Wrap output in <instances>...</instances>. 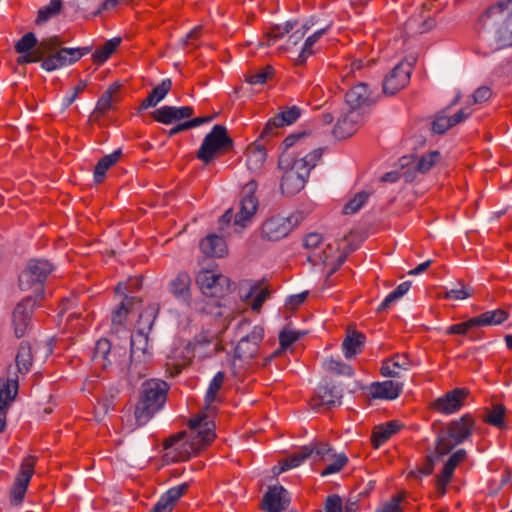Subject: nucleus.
<instances>
[{"mask_svg":"<svg viewBox=\"0 0 512 512\" xmlns=\"http://www.w3.org/2000/svg\"><path fill=\"white\" fill-rule=\"evenodd\" d=\"M300 116V109L296 106L286 108L268 120L263 128L260 138L265 139L274 134V130L294 123Z\"/></svg>","mask_w":512,"mask_h":512,"instance_id":"21","label":"nucleus"},{"mask_svg":"<svg viewBox=\"0 0 512 512\" xmlns=\"http://www.w3.org/2000/svg\"><path fill=\"white\" fill-rule=\"evenodd\" d=\"M254 184L249 183L243 191L240 201V210L234 216L236 225L244 227L248 221L255 215L258 209V200L254 195Z\"/></svg>","mask_w":512,"mask_h":512,"instance_id":"17","label":"nucleus"},{"mask_svg":"<svg viewBox=\"0 0 512 512\" xmlns=\"http://www.w3.org/2000/svg\"><path fill=\"white\" fill-rule=\"evenodd\" d=\"M330 456V445L325 442H319L301 447L289 458L285 459L277 473L296 468L300 466L306 459L327 460Z\"/></svg>","mask_w":512,"mask_h":512,"instance_id":"9","label":"nucleus"},{"mask_svg":"<svg viewBox=\"0 0 512 512\" xmlns=\"http://www.w3.org/2000/svg\"><path fill=\"white\" fill-rule=\"evenodd\" d=\"M232 146L233 140L229 137L226 127L217 124L205 136L197 151V158L208 164L218 155L230 150Z\"/></svg>","mask_w":512,"mask_h":512,"instance_id":"7","label":"nucleus"},{"mask_svg":"<svg viewBox=\"0 0 512 512\" xmlns=\"http://www.w3.org/2000/svg\"><path fill=\"white\" fill-rule=\"evenodd\" d=\"M303 220L300 212L289 216L274 215L266 219L260 228V236L264 241L277 242L286 238Z\"/></svg>","mask_w":512,"mask_h":512,"instance_id":"8","label":"nucleus"},{"mask_svg":"<svg viewBox=\"0 0 512 512\" xmlns=\"http://www.w3.org/2000/svg\"><path fill=\"white\" fill-rule=\"evenodd\" d=\"M467 456L465 449L455 451L444 464L443 470L437 479V489L441 494L446 491V486L451 481L454 470Z\"/></svg>","mask_w":512,"mask_h":512,"instance_id":"25","label":"nucleus"},{"mask_svg":"<svg viewBox=\"0 0 512 512\" xmlns=\"http://www.w3.org/2000/svg\"><path fill=\"white\" fill-rule=\"evenodd\" d=\"M61 7H62L61 0H51L47 6L42 7L38 11V16H37L36 22L38 24L46 22L50 18L56 16L60 12Z\"/></svg>","mask_w":512,"mask_h":512,"instance_id":"47","label":"nucleus"},{"mask_svg":"<svg viewBox=\"0 0 512 512\" xmlns=\"http://www.w3.org/2000/svg\"><path fill=\"white\" fill-rule=\"evenodd\" d=\"M15 362L20 374H27L32 367L33 351L29 344L22 342L18 348Z\"/></svg>","mask_w":512,"mask_h":512,"instance_id":"37","label":"nucleus"},{"mask_svg":"<svg viewBox=\"0 0 512 512\" xmlns=\"http://www.w3.org/2000/svg\"><path fill=\"white\" fill-rule=\"evenodd\" d=\"M402 428L399 421H390L386 424L375 427L372 434V441L374 446L378 448L382 443L387 441L393 434Z\"/></svg>","mask_w":512,"mask_h":512,"instance_id":"35","label":"nucleus"},{"mask_svg":"<svg viewBox=\"0 0 512 512\" xmlns=\"http://www.w3.org/2000/svg\"><path fill=\"white\" fill-rule=\"evenodd\" d=\"M476 326H478L477 321H476L475 317H473L465 322L451 325L450 327L447 328L446 333L447 334L465 335L470 329H472L473 327H476Z\"/></svg>","mask_w":512,"mask_h":512,"instance_id":"58","label":"nucleus"},{"mask_svg":"<svg viewBox=\"0 0 512 512\" xmlns=\"http://www.w3.org/2000/svg\"><path fill=\"white\" fill-rule=\"evenodd\" d=\"M475 421L469 414L450 422L436 439L435 453L437 457L449 454L453 448L467 440L473 431Z\"/></svg>","mask_w":512,"mask_h":512,"instance_id":"5","label":"nucleus"},{"mask_svg":"<svg viewBox=\"0 0 512 512\" xmlns=\"http://www.w3.org/2000/svg\"><path fill=\"white\" fill-rule=\"evenodd\" d=\"M469 395V390L466 388H455L443 396L437 398L432 404L431 408L442 414H453L461 409L464 400Z\"/></svg>","mask_w":512,"mask_h":512,"instance_id":"14","label":"nucleus"},{"mask_svg":"<svg viewBox=\"0 0 512 512\" xmlns=\"http://www.w3.org/2000/svg\"><path fill=\"white\" fill-rule=\"evenodd\" d=\"M120 85L117 83L112 84L99 98L96 107L93 111V118L105 114L108 110H110L113 106V102L117 101L114 97L119 91Z\"/></svg>","mask_w":512,"mask_h":512,"instance_id":"32","label":"nucleus"},{"mask_svg":"<svg viewBox=\"0 0 512 512\" xmlns=\"http://www.w3.org/2000/svg\"><path fill=\"white\" fill-rule=\"evenodd\" d=\"M196 282L204 295L217 297L224 293L228 286V278L213 270H201Z\"/></svg>","mask_w":512,"mask_h":512,"instance_id":"12","label":"nucleus"},{"mask_svg":"<svg viewBox=\"0 0 512 512\" xmlns=\"http://www.w3.org/2000/svg\"><path fill=\"white\" fill-rule=\"evenodd\" d=\"M36 462L37 457L33 455H28L22 460L10 491V498L13 504L18 505L24 500L30 480L34 474Z\"/></svg>","mask_w":512,"mask_h":512,"instance_id":"10","label":"nucleus"},{"mask_svg":"<svg viewBox=\"0 0 512 512\" xmlns=\"http://www.w3.org/2000/svg\"><path fill=\"white\" fill-rule=\"evenodd\" d=\"M37 301L36 298L29 296L17 304L13 313V326L16 337L20 338L27 332Z\"/></svg>","mask_w":512,"mask_h":512,"instance_id":"15","label":"nucleus"},{"mask_svg":"<svg viewBox=\"0 0 512 512\" xmlns=\"http://www.w3.org/2000/svg\"><path fill=\"white\" fill-rule=\"evenodd\" d=\"M323 366L327 371L338 375L352 376L354 373V370L350 365L342 363L333 358L326 359L323 363Z\"/></svg>","mask_w":512,"mask_h":512,"instance_id":"48","label":"nucleus"},{"mask_svg":"<svg viewBox=\"0 0 512 512\" xmlns=\"http://www.w3.org/2000/svg\"><path fill=\"white\" fill-rule=\"evenodd\" d=\"M188 484L182 483L174 486L166 491L161 498H163L172 508H174L177 501L187 492Z\"/></svg>","mask_w":512,"mask_h":512,"instance_id":"51","label":"nucleus"},{"mask_svg":"<svg viewBox=\"0 0 512 512\" xmlns=\"http://www.w3.org/2000/svg\"><path fill=\"white\" fill-rule=\"evenodd\" d=\"M500 35L498 40L504 45L512 46V11L508 14L505 22L499 29Z\"/></svg>","mask_w":512,"mask_h":512,"instance_id":"56","label":"nucleus"},{"mask_svg":"<svg viewBox=\"0 0 512 512\" xmlns=\"http://www.w3.org/2000/svg\"><path fill=\"white\" fill-rule=\"evenodd\" d=\"M225 379V374L219 371L211 380L205 395V408L209 409L211 404L216 400L217 393L221 389Z\"/></svg>","mask_w":512,"mask_h":512,"instance_id":"44","label":"nucleus"},{"mask_svg":"<svg viewBox=\"0 0 512 512\" xmlns=\"http://www.w3.org/2000/svg\"><path fill=\"white\" fill-rule=\"evenodd\" d=\"M412 162V157L404 156L400 159V176L401 179H404L406 182H412L416 178V172H418L413 166V168H406Z\"/></svg>","mask_w":512,"mask_h":512,"instance_id":"57","label":"nucleus"},{"mask_svg":"<svg viewBox=\"0 0 512 512\" xmlns=\"http://www.w3.org/2000/svg\"><path fill=\"white\" fill-rule=\"evenodd\" d=\"M508 318V313L503 309L486 311L475 317L478 326H490L503 323Z\"/></svg>","mask_w":512,"mask_h":512,"instance_id":"39","label":"nucleus"},{"mask_svg":"<svg viewBox=\"0 0 512 512\" xmlns=\"http://www.w3.org/2000/svg\"><path fill=\"white\" fill-rule=\"evenodd\" d=\"M435 20L423 14L410 17L405 23V33L409 36L423 34L435 27Z\"/></svg>","mask_w":512,"mask_h":512,"instance_id":"28","label":"nucleus"},{"mask_svg":"<svg viewBox=\"0 0 512 512\" xmlns=\"http://www.w3.org/2000/svg\"><path fill=\"white\" fill-rule=\"evenodd\" d=\"M172 87V82L170 79H164L159 85H157L151 92L150 95L154 98V100L159 103L162 101L165 96L169 93Z\"/></svg>","mask_w":512,"mask_h":512,"instance_id":"59","label":"nucleus"},{"mask_svg":"<svg viewBox=\"0 0 512 512\" xmlns=\"http://www.w3.org/2000/svg\"><path fill=\"white\" fill-rule=\"evenodd\" d=\"M201 251L211 257H222L227 250L224 239L218 235H208L200 242Z\"/></svg>","mask_w":512,"mask_h":512,"instance_id":"30","label":"nucleus"},{"mask_svg":"<svg viewBox=\"0 0 512 512\" xmlns=\"http://www.w3.org/2000/svg\"><path fill=\"white\" fill-rule=\"evenodd\" d=\"M53 267L47 260L33 259L30 260L26 269L19 277V286L21 290H32L37 300L43 297V284L48 275L52 272Z\"/></svg>","mask_w":512,"mask_h":512,"instance_id":"6","label":"nucleus"},{"mask_svg":"<svg viewBox=\"0 0 512 512\" xmlns=\"http://www.w3.org/2000/svg\"><path fill=\"white\" fill-rule=\"evenodd\" d=\"M453 127L450 117L446 115H438L432 122V130L437 134H443Z\"/></svg>","mask_w":512,"mask_h":512,"instance_id":"61","label":"nucleus"},{"mask_svg":"<svg viewBox=\"0 0 512 512\" xmlns=\"http://www.w3.org/2000/svg\"><path fill=\"white\" fill-rule=\"evenodd\" d=\"M411 67L408 63L397 64L383 81L385 94L394 95L403 89L410 80Z\"/></svg>","mask_w":512,"mask_h":512,"instance_id":"16","label":"nucleus"},{"mask_svg":"<svg viewBox=\"0 0 512 512\" xmlns=\"http://www.w3.org/2000/svg\"><path fill=\"white\" fill-rule=\"evenodd\" d=\"M17 378H0V408L6 409L18 393Z\"/></svg>","mask_w":512,"mask_h":512,"instance_id":"33","label":"nucleus"},{"mask_svg":"<svg viewBox=\"0 0 512 512\" xmlns=\"http://www.w3.org/2000/svg\"><path fill=\"white\" fill-rule=\"evenodd\" d=\"M264 337V329L261 326H254L251 332L242 336L235 347V357L248 361L254 358L259 350V345Z\"/></svg>","mask_w":512,"mask_h":512,"instance_id":"13","label":"nucleus"},{"mask_svg":"<svg viewBox=\"0 0 512 512\" xmlns=\"http://www.w3.org/2000/svg\"><path fill=\"white\" fill-rule=\"evenodd\" d=\"M194 111L190 106L174 107L162 106L153 112V118L162 124H171L175 121H180L189 118L193 115Z\"/></svg>","mask_w":512,"mask_h":512,"instance_id":"23","label":"nucleus"},{"mask_svg":"<svg viewBox=\"0 0 512 512\" xmlns=\"http://www.w3.org/2000/svg\"><path fill=\"white\" fill-rule=\"evenodd\" d=\"M441 160V154L438 151H432L426 155H423L415 165L416 170L425 174L431 170Z\"/></svg>","mask_w":512,"mask_h":512,"instance_id":"46","label":"nucleus"},{"mask_svg":"<svg viewBox=\"0 0 512 512\" xmlns=\"http://www.w3.org/2000/svg\"><path fill=\"white\" fill-rule=\"evenodd\" d=\"M60 44L56 36L38 41L34 33L28 32L15 44V51L21 54L17 63L23 65L41 61L44 70L53 71L77 62L91 51L90 47L60 48Z\"/></svg>","mask_w":512,"mask_h":512,"instance_id":"2","label":"nucleus"},{"mask_svg":"<svg viewBox=\"0 0 512 512\" xmlns=\"http://www.w3.org/2000/svg\"><path fill=\"white\" fill-rule=\"evenodd\" d=\"M294 28V23L286 22L284 25L274 26L266 35L267 41L261 42V45H272L277 39L289 33Z\"/></svg>","mask_w":512,"mask_h":512,"instance_id":"49","label":"nucleus"},{"mask_svg":"<svg viewBox=\"0 0 512 512\" xmlns=\"http://www.w3.org/2000/svg\"><path fill=\"white\" fill-rule=\"evenodd\" d=\"M402 391L403 383L394 380H386L371 385V395L377 399L393 400L398 398Z\"/></svg>","mask_w":512,"mask_h":512,"instance_id":"26","label":"nucleus"},{"mask_svg":"<svg viewBox=\"0 0 512 512\" xmlns=\"http://www.w3.org/2000/svg\"><path fill=\"white\" fill-rule=\"evenodd\" d=\"M341 395L334 387L323 385L318 388L317 395L312 399L311 406L313 409L320 407L330 408L340 404Z\"/></svg>","mask_w":512,"mask_h":512,"instance_id":"27","label":"nucleus"},{"mask_svg":"<svg viewBox=\"0 0 512 512\" xmlns=\"http://www.w3.org/2000/svg\"><path fill=\"white\" fill-rule=\"evenodd\" d=\"M404 498V495L399 494L392 497L387 503L383 505L382 508L378 509L376 512H402L400 504Z\"/></svg>","mask_w":512,"mask_h":512,"instance_id":"62","label":"nucleus"},{"mask_svg":"<svg viewBox=\"0 0 512 512\" xmlns=\"http://www.w3.org/2000/svg\"><path fill=\"white\" fill-rule=\"evenodd\" d=\"M326 30L327 27L321 28L317 30L315 33H313L311 36L307 37L300 53L295 59L296 65H303L306 62L307 58L313 54L312 46L323 36Z\"/></svg>","mask_w":512,"mask_h":512,"instance_id":"40","label":"nucleus"},{"mask_svg":"<svg viewBox=\"0 0 512 512\" xmlns=\"http://www.w3.org/2000/svg\"><path fill=\"white\" fill-rule=\"evenodd\" d=\"M492 95L491 89L488 86H481L473 94V103H483L487 101Z\"/></svg>","mask_w":512,"mask_h":512,"instance_id":"64","label":"nucleus"},{"mask_svg":"<svg viewBox=\"0 0 512 512\" xmlns=\"http://www.w3.org/2000/svg\"><path fill=\"white\" fill-rule=\"evenodd\" d=\"M168 390V384L160 379H150L142 384L140 399L134 412L138 426L146 424L163 407Z\"/></svg>","mask_w":512,"mask_h":512,"instance_id":"4","label":"nucleus"},{"mask_svg":"<svg viewBox=\"0 0 512 512\" xmlns=\"http://www.w3.org/2000/svg\"><path fill=\"white\" fill-rule=\"evenodd\" d=\"M290 503L288 492L282 486L269 487L262 500V510L265 512H282Z\"/></svg>","mask_w":512,"mask_h":512,"instance_id":"18","label":"nucleus"},{"mask_svg":"<svg viewBox=\"0 0 512 512\" xmlns=\"http://www.w3.org/2000/svg\"><path fill=\"white\" fill-rule=\"evenodd\" d=\"M300 338V333L291 329H283L279 334V342L282 349L288 348Z\"/></svg>","mask_w":512,"mask_h":512,"instance_id":"60","label":"nucleus"},{"mask_svg":"<svg viewBox=\"0 0 512 512\" xmlns=\"http://www.w3.org/2000/svg\"><path fill=\"white\" fill-rule=\"evenodd\" d=\"M121 42L120 38H112L104 43L102 47L97 49L93 55L92 59L96 64H102L113 54L116 48L119 46Z\"/></svg>","mask_w":512,"mask_h":512,"instance_id":"41","label":"nucleus"},{"mask_svg":"<svg viewBox=\"0 0 512 512\" xmlns=\"http://www.w3.org/2000/svg\"><path fill=\"white\" fill-rule=\"evenodd\" d=\"M323 461L326 462V460ZM327 461H331V463L321 472L322 476L339 472L347 464L348 458L344 453L335 454L330 447V456Z\"/></svg>","mask_w":512,"mask_h":512,"instance_id":"43","label":"nucleus"},{"mask_svg":"<svg viewBox=\"0 0 512 512\" xmlns=\"http://www.w3.org/2000/svg\"><path fill=\"white\" fill-rule=\"evenodd\" d=\"M137 301L134 297H125L120 305L112 313V324L122 325L127 317L131 306Z\"/></svg>","mask_w":512,"mask_h":512,"instance_id":"45","label":"nucleus"},{"mask_svg":"<svg viewBox=\"0 0 512 512\" xmlns=\"http://www.w3.org/2000/svg\"><path fill=\"white\" fill-rule=\"evenodd\" d=\"M189 431H181L167 438L163 447L165 457L171 462H183L197 455L216 437L215 424L206 414L193 417L188 422Z\"/></svg>","mask_w":512,"mask_h":512,"instance_id":"3","label":"nucleus"},{"mask_svg":"<svg viewBox=\"0 0 512 512\" xmlns=\"http://www.w3.org/2000/svg\"><path fill=\"white\" fill-rule=\"evenodd\" d=\"M411 282L406 281L401 284H399L395 290H393L391 293H389L385 299L382 301V303L377 308L378 312H382L387 310L392 303H394L396 300L403 297L410 289Z\"/></svg>","mask_w":512,"mask_h":512,"instance_id":"42","label":"nucleus"},{"mask_svg":"<svg viewBox=\"0 0 512 512\" xmlns=\"http://www.w3.org/2000/svg\"><path fill=\"white\" fill-rule=\"evenodd\" d=\"M121 154V150L118 149L111 154L105 155L98 161L94 170L95 182L101 183L104 180L107 170L118 162Z\"/></svg>","mask_w":512,"mask_h":512,"instance_id":"38","label":"nucleus"},{"mask_svg":"<svg viewBox=\"0 0 512 512\" xmlns=\"http://www.w3.org/2000/svg\"><path fill=\"white\" fill-rule=\"evenodd\" d=\"M472 293L473 290L471 288L459 282L457 287L447 290L442 297L446 299L464 300L469 298Z\"/></svg>","mask_w":512,"mask_h":512,"instance_id":"52","label":"nucleus"},{"mask_svg":"<svg viewBox=\"0 0 512 512\" xmlns=\"http://www.w3.org/2000/svg\"><path fill=\"white\" fill-rule=\"evenodd\" d=\"M345 102L350 110H359L363 112V109L372 103L371 93L368 86L365 83H358L346 92Z\"/></svg>","mask_w":512,"mask_h":512,"instance_id":"22","label":"nucleus"},{"mask_svg":"<svg viewBox=\"0 0 512 512\" xmlns=\"http://www.w3.org/2000/svg\"><path fill=\"white\" fill-rule=\"evenodd\" d=\"M249 296H254V299L251 304V308L254 311H259L263 305V303L268 299L270 296V290L265 288H258L253 287L249 293Z\"/></svg>","mask_w":512,"mask_h":512,"instance_id":"54","label":"nucleus"},{"mask_svg":"<svg viewBox=\"0 0 512 512\" xmlns=\"http://www.w3.org/2000/svg\"><path fill=\"white\" fill-rule=\"evenodd\" d=\"M326 512H342V501L337 495H330L325 503Z\"/></svg>","mask_w":512,"mask_h":512,"instance_id":"63","label":"nucleus"},{"mask_svg":"<svg viewBox=\"0 0 512 512\" xmlns=\"http://www.w3.org/2000/svg\"><path fill=\"white\" fill-rule=\"evenodd\" d=\"M365 336L362 333L353 331L349 333L342 343L344 356L347 359L355 357L362 351Z\"/></svg>","mask_w":512,"mask_h":512,"instance_id":"34","label":"nucleus"},{"mask_svg":"<svg viewBox=\"0 0 512 512\" xmlns=\"http://www.w3.org/2000/svg\"><path fill=\"white\" fill-rule=\"evenodd\" d=\"M510 12L509 5L505 4L503 1H499L480 15L477 23L478 29L494 33V35L499 38V29H501L502 24L505 22Z\"/></svg>","mask_w":512,"mask_h":512,"instance_id":"11","label":"nucleus"},{"mask_svg":"<svg viewBox=\"0 0 512 512\" xmlns=\"http://www.w3.org/2000/svg\"><path fill=\"white\" fill-rule=\"evenodd\" d=\"M151 360L148 337L137 332L131 337V352L127 357L126 349L112 347L110 341L102 338L96 342L92 361L102 370H113L127 376L130 380L140 379L145 374V365Z\"/></svg>","mask_w":512,"mask_h":512,"instance_id":"1","label":"nucleus"},{"mask_svg":"<svg viewBox=\"0 0 512 512\" xmlns=\"http://www.w3.org/2000/svg\"><path fill=\"white\" fill-rule=\"evenodd\" d=\"M412 362L407 354H395L383 361L380 372L382 376L399 378L402 371H408Z\"/></svg>","mask_w":512,"mask_h":512,"instance_id":"24","label":"nucleus"},{"mask_svg":"<svg viewBox=\"0 0 512 512\" xmlns=\"http://www.w3.org/2000/svg\"><path fill=\"white\" fill-rule=\"evenodd\" d=\"M504 414L505 407L503 405H494L492 409L488 411L487 415L484 417V421L493 426L501 427L503 425Z\"/></svg>","mask_w":512,"mask_h":512,"instance_id":"53","label":"nucleus"},{"mask_svg":"<svg viewBox=\"0 0 512 512\" xmlns=\"http://www.w3.org/2000/svg\"><path fill=\"white\" fill-rule=\"evenodd\" d=\"M191 277L186 272H179L168 284L169 292L188 307L193 308L191 301Z\"/></svg>","mask_w":512,"mask_h":512,"instance_id":"20","label":"nucleus"},{"mask_svg":"<svg viewBox=\"0 0 512 512\" xmlns=\"http://www.w3.org/2000/svg\"><path fill=\"white\" fill-rule=\"evenodd\" d=\"M321 156V149H314L305 156L296 159L289 170L307 179L310 170L315 167Z\"/></svg>","mask_w":512,"mask_h":512,"instance_id":"29","label":"nucleus"},{"mask_svg":"<svg viewBox=\"0 0 512 512\" xmlns=\"http://www.w3.org/2000/svg\"><path fill=\"white\" fill-rule=\"evenodd\" d=\"M368 197H369V194L367 192H365V191L358 192L343 207V213L346 214V215H348V214H355L366 203Z\"/></svg>","mask_w":512,"mask_h":512,"instance_id":"50","label":"nucleus"},{"mask_svg":"<svg viewBox=\"0 0 512 512\" xmlns=\"http://www.w3.org/2000/svg\"><path fill=\"white\" fill-rule=\"evenodd\" d=\"M274 73V69L272 66H266L260 71L250 74L246 77V81L252 85L264 84L267 79H269Z\"/></svg>","mask_w":512,"mask_h":512,"instance_id":"55","label":"nucleus"},{"mask_svg":"<svg viewBox=\"0 0 512 512\" xmlns=\"http://www.w3.org/2000/svg\"><path fill=\"white\" fill-rule=\"evenodd\" d=\"M305 182L306 178L288 169L282 177L281 190L283 194L292 196L304 188Z\"/></svg>","mask_w":512,"mask_h":512,"instance_id":"31","label":"nucleus"},{"mask_svg":"<svg viewBox=\"0 0 512 512\" xmlns=\"http://www.w3.org/2000/svg\"><path fill=\"white\" fill-rule=\"evenodd\" d=\"M266 157L267 153L264 147L257 143L250 145L247 149L248 169L251 171L260 170L266 161Z\"/></svg>","mask_w":512,"mask_h":512,"instance_id":"36","label":"nucleus"},{"mask_svg":"<svg viewBox=\"0 0 512 512\" xmlns=\"http://www.w3.org/2000/svg\"><path fill=\"white\" fill-rule=\"evenodd\" d=\"M364 113L359 110H350L342 115L334 127L333 133L338 138L351 136L363 122Z\"/></svg>","mask_w":512,"mask_h":512,"instance_id":"19","label":"nucleus"}]
</instances>
